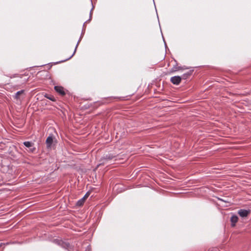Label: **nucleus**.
Returning a JSON list of instances; mask_svg holds the SVG:
<instances>
[{
  "label": "nucleus",
  "mask_w": 251,
  "mask_h": 251,
  "mask_svg": "<svg viewBox=\"0 0 251 251\" xmlns=\"http://www.w3.org/2000/svg\"><path fill=\"white\" fill-rule=\"evenodd\" d=\"M24 145L27 148L29 149L28 151L30 152H33L35 151V148L34 147V143L29 142L25 141L23 143Z\"/></svg>",
  "instance_id": "nucleus-1"
},
{
  "label": "nucleus",
  "mask_w": 251,
  "mask_h": 251,
  "mask_svg": "<svg viewBox=\"0 0 251 251\" xmlns=\"http://www.w3.org/2000/svg\"><path fill=\"white\" fill-rule=\"evenodd\" d=\"M53 242L64 248L67 249L70 246V244L68 243L64 242L59 239H55L54 240Z\"/></svg>",
  "instance_id": "nucleus-2"
},
{
  "label": "nucleus",
  "mask_w": 251,
  "mask_h": 251,
  "mask_svg": "<svg viewBox=\"0 0 251 251\" xmlns=\"http://www.w3.org/2000/svg\"><path fill=\"white\" fill-rule=\"evenodd\" d=\"M182 78L179 76H175L171 78V82L175 85H178L181 80Z\"/></svg>",
  "instance_id": "nucleus-3"
},
{
  "label": "nucleus",
  "mask_w": 251,
  "mask_h": 251,
  "mask_svg": "<svg viewBox=\"0 0 251 251\" xmlns=\"http://www.w3.org/2000/svg\"><path fill=\"white\" fill-rule=\"evenodd\" d=\"M250 213V210H246V209H240L238 211V214L239 216L242 218L246 217L248 216V215Z\"/></svg>",
  "instance_id": "nucleus-4"
},
{
  "label": "nucleus",
  "mask_w": 251,
  "mask_h": 251,
  "mask_svg": "<svg viewBox=\"0 0 251 251\" xmlns=\"http://www.w3.org/2000/svg\"><path fill=\"white\" fill-rule=\"evenodd\" d=\"M53 143V137L51 135L49 136L46 139V143L48 148H50Z\"/></svg>",
  "instance_id": "nucleus-5"
},
{
  "label": "nucleus",
  "mask_w": 251,
  "mask_h": 251,
  "mask_svg": "<svg viewBox=\"0 0 251 251\" xmlns=\"http://www.w3.org/2000/svg\"><path fill=\"white\" fill-rule=\"evenodd\" d=\"M54 89L57 92L61 95H64L65 94V93L64 91V88L61 86H56L54 87Z\"/></svg>",
  "instance_id": "nucleus-6"
},
{
  "label": "nucleus",
  "mask_w": 251,
  "mask_h": 251,
  "mask_svg": "<svg viewBox=\"0 0 251 251\" xmlns=\"http://www.w3.org/2000/svg\"><path fill=\"white\" fill-rule=\"evenodd\" d=\"M188 69V68L186 66L181 67V66H178L177 65L174 66V67L172 69V72H176L179 70H186Z\"/></svg>",
  "instance_id": "nucleus-7"
},
{
  "label": "nucleus",
  "mask_w": 251,
  "mask_h": 251,
  "mask_svg": "<svg viewBox=\"0 0 251 251\" xmlns=\"http://www.w3.org/2000/svg\"><path fill=\"white\" fill-rule=\"evenodd\" d=\"M238 220V218L236 215H233L230 218V221L231 223L232 226H235V224L237 222Z\"/></svg>",
  "instance_id": "nucleus-8"
},
{
  "label": "nucleus",
  "mask_w": 251,
  "mask_h": 251,
  "mask_svg": "<svg viewBox=\"0 0 251 251\" xmlns=\"http://www.w3.org/2000/svg\"><path fill=\"white\" fill-rule=\"evenodd\" d=\"M85 200L83 199L82 198V199H80L79 201H78L76 202V205L80 206L82 205L85 202Z\"/></svg>",
  "instance_id": "nucleus-9"
},
{
  "label": "nucleus",
  "mask_w": 251,
  "mask_h": 251,
  "mask_svg": "<svg viewBox=\"0 0 251 251\" xmlns=\"http://www.w3.org/2000/svg\"><path fill=\"white\" fill-rule=\"evenodd\" d=\"M192 74V71H190V72L186 73V74H184L182 75V77H181L182 78V79H186L188 77V76H189L191 75Z\"/></svg>",
  "instance_id": "nucleus-10"
},
{
  "label": "nucleus",
  "mask_w": 251,
  "mask_h": 251,
  "mask_svg": "<svg viewBox=\"0 0 251 251\" xmlns=\"http://www.w3.org/2000/svg\"><path fill=\"white\" fill-rule=\"evenodd\" d=\"M24 92V91L23 90H21V91H19L18 92H17L16 94H15V97L16 99H19V96L22 94Z\"/></svg>",
  "instance_id": "nucleus-11"
},
{
  "label": "nucleus",
  "mask_w": 251,
  "mask_h": 251,
  "mask_svg": "<svg viewBox=\"0 0 251 251\" xmlns=\"http://www.w3.org/2000/svg\"><path fill=\"white\" fill-rule=\"evenodd\" d=\"M79 40L78 41V42H77V44H76V47H75V50H74V52H73V54H72V55H71V56L68 58V59H70L71 58H72V57H73V56L75 54V51H76V49H77V48L78 45V44H79ZM67 60H68V59H67Z\"/></svg>",
  "instance_id": "nucleus-12"
},
{
  "label": "nucleus",
  "mask_w": 251,
  "mask_h": 251,
  "mask_svg": "<svg viewBox=\"0 0 251 251\" xmlns=\"http://www.w3.org/2000/svg\"><path fill=\"white\" fill-rule=\"evenodd\" d=\"M90 195L89 192H87L86 194L84 195V196L83 197V199L85 200H86V199L89 197Z\"/></svg>",
  "instance_id": "nucleus-13"
},
{
  "label": "nucleus",
  "mask_w": 251,
  "mask_h": 251,
  "mask_svg": "<svg viewBox=\"0 0 251 251\" xmlns=\"http://www.w3.org/2000/svg\"><path fill=\"white\" fill-rule=\"evenodd\" d=\"M3 245H4V244H3V243H0V247H1Z\"/></svg>",
  "instance_id": "nucleus-14"
}]
</instances>
